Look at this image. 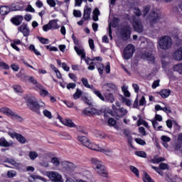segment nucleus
<instances>
[{
  "label": "nucleus",
  "mask_w": 182,
  "mask_h": 182,
  "mask_svg": "<svg viewBox=\"0 0 182 182\" xmlns=\"http://www.w3.org/2000/svg\"><path fill=\"white\" fill-rule=\"evenodd\" d=\"M77 141L87 147V149H90V150H94L95 151H100V153H104L106 156H110L112 154V151L107 148L102 147L92 141L87 137L83 136H78Z\"/></svg>",
  "instance_id": "f257e3e1"
},
{
  "label": "nucleus",
  "mask_w": 182,
  "mask_h": 182,
  "mask_svg": "<svg viewBox=\"0 0 182 182\" xmlns=\"http://www.w3.org/2000/svg\"><path fill=\"white\" fill-rule=\"evenodd\" d=\"M27 106L32 112H35L38 114H41V107H45L46 105L43 102H38L35 97H30L27 101Z\"/></svg>",
  "instance_id": "f03ea898"
},
{
  "label": "nucleus",
  "mask_w": 182,
  "mask_h": 182,
  "mask_svg": "<svg viewBox=\"0 0 182 182\" xmlns=\"http://www.w3.org/2000/svg\"><path fill=\"white\" fill-rule=\"evenodd\" d=\"M91 163L93 165L96 173L102 177H107V171H106V168H105V166L100 161L96 159H92Z\"/></svg>",
  "instance_id": "7ed1b4c3"
},
{
  "label": "nucleus",
  "mask_w": 182,
  "mask_h": 182,
  "mask_svg": "<svg viewBox=\"0 0 182 182\" xmlns=\"http://www.w3.org/2000/svg\"><path fill=\"white\" fill-rule=\"evenodd\" d=\"M41 174L46 176L50 181L53 182H65L62 174L55 171H48L46 173L41 172Z\"/></svg>",
  "instance_id": "20e7f679"
},
{
  "label": "nucleus",
  "mask_w": 182,
  "mask_h": 182,
  "mask_svg": "<svg viewBox=\"0 0 182 182\" xmlns=\"http://www.w3.org/2000/svg\"><path fill=\"white\" fill-rule=\"evenodd\" d=\"M172 45L173 40L171 39V37L168 36H164L159 38V46L160 49L167 50V49H170V48H171Z\"/></svg>",
  "instance_id": "39448f33"
},
{
  "label": "nucleus",
  "mask_w": 182,
  "mask_h": 182,
  "mask_svg": "<svg viewBox=\"0 0 182 182\" xmlns=\"http://www.w3.org/2000/svg\"><path fill=\"white\" fill-rule=\"evenodd\" d=\"M0 112L1 113H4V114H6V116H9L12 119H14V120H16V122H22V117L18 115L17 113L9 109V108L3 107L0 109Z\"/></svg>",
  "instance_id": "423d86ee"
},
{
  "label": "nucleus",
  "mask_w": 182,
  "mask_h": 182,
  "mask_svg": "<svg viewBox=\"0 0 182 182\" xmlns=\"http://www.w3.org/2000/svg\"><path fill=\"white\" fill-rule=\"evenodd\" d=\"M82 113L85 116H100V114H102V111L96 108L87 107L83 110Z\"/></svg>",
  "instance_id": "0eeeda50"
},
{
  "label": "nucleus",
  "mask_w": 182,
  "mask_h": 182,
  "mask_svg": "<svg viewBox=\"0 0 182 182\" xmlns=\"http://www.w3.org/2000/svg\"><path fill=\"white\" fill-rule=\"evenodd\" d=\"M133 53H134V46H133L132 44H129L124 48L123 57L127 60L130 59L132 56H133Z\"/></svg>",
  "instance_id": "6e6552de"
},
{
  "label": "nucleus",
  "mask_w": 182,
  "mask_h": 182,
  "mask_svg": "<svg viewBox=\"0 0 182 182\" xmlns=\"http://www.w3.org/2000/svg\"><path fill=\"white\" fill-rule=\"evenodd\" d=\"M132 25L136 32H138V33H141V32H143V24L140 19L136 18H133Z\"/></svg>",
  "instance_id": "1a4fd4ad"
},
{
  "label": "nucleus",
  "mask_w": 182,
  "mask_h": 182,
  "mask_svg": "<svg viewBox=\"0 0 182 182\" xmlns=\"http://www.w3.org/2000/svg\"><path fill=\"white\" fill-rule=\"evenodd\" d=\"M58 119L63 124L64 126H67V127H76V124L72 122V119H63L60 115L58 114Z\"/></svg>",
  "instance_id": "9d476101"
},
{
  "label": "nucleus",
  "mask_w": 182,
  "mask_h": 182,
  "mask_svg": "<svg viewBox=\"0 0 182 182\" xmlns=\"http://www.w3.org/2000/svg\"><path fill=\"white\" fill-rule=\"evenodd\" d=\"M61 166L62 171H72L75 168V165L72 162L63 161Z\"/></svg>",
  "instance_id": "9b49d317"
},
{
  "label": "nucleus",
  "mask_w": 182,
  "mask_h": 182,
  "mask_svg": "<svg viewBox=\"0 0 182 182\" xmlns=\"http://www.w3.org/2000/svg\"><path fill=\"white\" fill-rule=\"evenodd\" d=\"M4 163H7L9 165L4 164V166L6 167H9L10 168H12V166H13V167H16V168H19V167H21V164L16 162L15 160L12 159H6L4 161Z\"/></svg>",
  "instance_id": "f8f14e48"
},
{
  "label": "nucleus",
  "mask_w": 182,
  "mask_h": 182,
  "mask_svg": "<svg viewBox=\"0 0 182 182\" xmlns=\"http://www.w3.org/2000/svg\"><path fill=\"white\" fill-rule=\"evenodd\" d=\"M18 31L23 33V36H29L31 33V31L29 30L28 24L26 23H23L22 26H19L18 28Z\"/></svg>",
  "instance_id": "ddd939ff"
},
{
  "label": "nucleus",
  "mask_w": 182,
  "mask_h": 182,
  "mask_svg": "<svg viewBox=\"0 0 182 182\" xmlns=\"http://www.w3.org/2000/svg\"><path fill=\"white\" fill-rule=\"evenodd\" d=\"M102 89L107 92H116L117 87L113 83H106L102 86Z\"/></svg>",
  "instance_id": "4468645a"
},
{
  "label": "nucleus",
  "mask_w": 182,
  "mask_h": 182,
  "mask_svg": "<svg viewBox=\"0 0 182 182\" xmlns=\"http://www.w3.org/2000/svg\"><path fill=\"white\" fill-rule=\"evenodd\" d=\"M141 58L150 62L151 63L154 62V55L151 54V52H146L142 53Z\"/></svg>",
  "instance_id": "2eb2a0df"
},
{
  "label": "nucleus",
  "mask_w": 182,
  "mask_h": 182,
  "mask_svg": "<svg viewBox=\"0 0 182 182\" xmlns=\"http://www.w3.org/2000/svg\"><path fill=\"white\" fill-rule=\"evenodd\" d=\"M22 21H23V16L21 15L16 16L11 19V22L14 25H16V26H19V25L22 23Z\"/></svg>",
  "instance_id": "dca6fc26"
},
{
  "label": "nucleus",
  "mask_w": 182,
  "mask_h": 182,
  "mask_svg": "<svg viewBox=\"0 0 182 182\" xmlns=\"http://www.w3.org/2000/svg\"><path fill=\"white\" fill-rule=\"evenodd\" d=\"M160 18V11L154 9L149 14L150 21H155Z\"/></svg>",
  "instance_id": "f3484780"
},
{
  "label": "nucleus",
  "mask_w": 182,
  "mask_h": 182,
  "mask_svg": "<svg viewBox=\"0 0 182 182\" xmlns=\"http://www.w3.org/2000/svg\"><path fill=\"white\" fill-rule=\"evenodd\" d=\"M90 14H92V8L89 6H85L84 8L83 18L85 21L90 19Z\"/></svg>",
  "instance_id": "a211bd4d"
},
{
  "label": "nucleus",
  "mask_w": 182,
  "mask_h": 182,
  "mask_svg": "<svg viewBox=\"0 0 182 182\" xmlns=\"http://www.w3.org/2000/svg\"><path fill=\"white\" fill-rule=\"evenodd\" d=\"M74 49L78 56H80L81 59H86V53L85 52V49L82 47L75 46Z\"/></svg>",
  "instance_id": "6ab92c4d"
},
{
  "label": "nucleus",
  "mask_w": 182,
  "mask_h": 182,
  "mask_svg": "<svg viewBox=\"0 0 182 182\" xmlns=\"http://www.w3.org/2000/svg\"><path fill=\"white\" fill-rule=\"evenodd\" d=\"M36 90H39L38 93L40 96H42V97H46L48 95H49V92L46 91V90L43 89V86L41 84H38L37 88H36Z\"/></svg>",
  "instance_id": "aec40b11"
},
{
  "label": "nucleus",
  "mask_w": 182,
  "mask_h": 182,
  "mask_svg": "<svg viewBox=\"0 0 182 182\" xmlns=\"http://www.w3.org/2000/svg\"><path fill=\"white\" fill-rule=\"evenodd\" d=\"M114 21L116 23H113V21H109V23L108 33L111 40L113 39V36H112V28H116V26H117V18H114Z\"/></svg>",
  "instance_id": "412c9836"
},
{
  "label": "nucleus",
  "mask_w": 182,
  "mask_h": 182,
  "mask_svg": "<svg viewBox=\"0 0 182 182\" xmlns=\"http://www.w3.org/2000/svg\"><path fill=\"white\" fill-rule=\"evenodd\" d=\"M173 56L175 60H182V48L175 51Z\"/></svg>",
  "instance_id": "4be33fe9"
},
{
  "label": "nucleus",
  "mask_w": 182,
  "mask_h": 182,
  "mask_svg": "<svg viewBox=\"0 0 182 182\" xmlns=\"http://www.w3.org/2000/svg\"><path fill=\"white\" fill-rule=\"evenodd\" d=\"M12 144H14V142H9L4 137L0 138V146L1 147H10Z\"/></svg>",
  "instance_id": "5701e85b"
},
{
  "label": "nucleus",
  "mask_w": 182,
  "mask_h": 182,
  "mask_svg": "<svg viewBox=\"0 0 182 182\" xmlns=\"http://www.w3.org/2000/svg\"><path fill=\"white\" fill-rule=\"evenodd\" d=\"M131 33H132V28L129 27L123 28L121 31V35H122V36H124V38H129Z\"/></svg>",
  "instance_id": "b1692460"
},
{
  "label": "nucleus",
  "mask_w": 182,
  "mask_h": 182,
  "mask_svg": "<svg viewBox=\"0 0 182 182\" xmlns=\"http://www.w3.org/2000/svg\"><path fill=\"white\" fill-rule=\"evenodd\" d=\"M104 99V102H109V103H113V102H114V97L112 95V93L105 94Z\"/></svg>",
  "instance_id": "393cba45"
},
{
  "label": "nucleus",
  "mask_w": 182,
  "mask_h": 182,
  "mask_svg": "<svg viewBox=\"0 0 182 182\" xmlns=\"http://www.w3.org/2000/svg\"><path fill=\"white\" fill-rule=\"evenodd\" d=\"M91 90H92V92L94 93V95L97 96V97H99L100 100H102V102L105 101V97H103L100 91L96 90L95 87H91Z\"/></svg>",
  "instance_id": "a878e982"
},
{
  "label": "nucleus",
  "mask_w": 182,
  "mask_h": 182,
  "mask_svg": "<svg viewBox=\"0 0 182 182\" xmlns=\"http://www.w3.org/2000/svg\"><path fill=\"white\" fill-rule=\"evenodd\" d=\"M10 9L6 6H2L0 7L1 15H8L9 14Z\"/></svg>",
  "instance_id": "bb28decb"
},
{
  "label": "nucleus",
  "mask_w": 182,
  "mask_h": 182,
  "mask_svg": "<svg viewBox=\"0 0 182 182\" xmlns=\"http://www.w3.org/2000/svg\"><path fill=\"white\" fill-rule=\"evenodd\" d=\"M122 90L124 95V96H126V97H130L131 94L130 92H129V86L124 85L122 86Z\"/></svg>",
  "instance_id": "cd10ccee"
},
{
  "label": "nucleus",
  "mask_w": 182,
  "mask_h": 182,
  "mask_svg": "<svg viewBox=\"0 0 182 182\" xmlns=\"http://www.w3.org/2000/svg\"><path fill=\"white\" fill-rule=\"evenodd\" d=\"M108 124L109 126H112V127H114L116 130H120V127L116 125V121L113 118H109L108 119Z\"/></svg>",
  "instance_id": "c85d7f7f"
},
{
  "label": "nucleus",
  "mask_w": 182,
  "mask_h": 182,
  "mask_svg": "<svg viewBox=\"0 0 182 182\" xmlns=\"http://www.w3.org/2000/svg\"><path fill=\"white\" fill-rule=\"evenodd\" d=\"M159 95L163 99H167L170 96V90H162Z\"/></svg>",
  "instance_id": "c756f323"
},
{
  "label": "nucleus",
  "mask_w": 182,
  "mask_h": 182,
  "mask_svg": "<svg viewBox=\"0 0 182 182\" xmlns=\"http://www.w3.org/2000/svg\"><path fill=\"white\" fill-rule=\"evenodd\" d=\"M85 63H87V65H89L87 69L88 70H95V68L93 65H95V63H93L90 59L87 58L85 60ZM91 61V62H90Z\"/></svg>",
  "instance_id": "7c9ffc66"
},
{
  "label": "nucleus",
  "mask_w": 182,
  "mask_h": 182,
  "mask_svg": "<svg viewBox=\"0 0 182 182\" xmlns=\"http://www.w3.org/2000/svg\"><path fill=\"white\" fill-rule=\"evenodd\" d=\"M92 14H93V17H92L93 21H95V22H97V21H99V16L100 15V11H99V9L96 8L93 11Z\"/></svg>",
  "instance_id": "2f4dec72"
},
{
  "label": "nucleus",
  "mask_w": 182,
  "mask_h": 182,
  "mask_svg": "<svg viewBox=\"0 0 182 182\" xmlns=\"http://www.w3.org/2000/svg\"><path fill=\"white\" fill-rule=\"evenodd\" d=\"M50 161L55 167H59V166H60V159L59 158L53 157L51 158Z\"/></svg>",
  "instance_id": "473e14b6"
},
{
  "label": "nucleus",
  "mask_w": 182,
  "mask_h": 182,
  "mask_svg": "<svg viewBox=\"0 0 182 182\" xmlns=\"http://www.w3.org/2000/svg\"><path fill=\"white\" fill-rule=\"evenodd\" d=\"M48 23H50V26L52 30L53 29H59V25H58V21L52 20Z\"/></svg>",
  "instance_id": "72a5a7b5"
},
{
  "label": "nucleus",
  "mask_w": 182,
  "mask_h": 182,
  "mask_svg": "<svg viewBox=\"0 0 182 182\" xmlns=\"http://www.w3.org/2000/svg\"><path fill=\"white\" fill-rule=\"evenodd\" d=\"M38 156L39 154H38V152L35 151H31L28 154V157L31 160H36V159H38Z\"/></svg>",
  "instance_id": "f704fd0d"
},
{
  "label": "nucleus",
  "mask_w": 182,
  "mask_h": 182,
  "mask_svg": "<svg viewBox=\"0 0 182 182\" xmlns=\"http://www.w3.org/2000/svg\"><path fill=\"white\" fill-rule=\"evenodd\" d=\"M31 177L33 180H41V181L48 182V179H46V178H43L39 175H31Z\"/></svg>",
  "instance_id": "c9c22d12"
},
{
  "label": "nucleus",
  "mask_w": 182,
  "mask_h": 182,
  "mask_svg": "<svg viewBox=\"0 0 182 182\" xmlns=\"http://www.w3.org/2000/svg\"><path fill=\"white\" fill-rule=\"evenodd\" d=\"M151 122L152 123V126L155 130H160L161 129H163L162 126H159V122L156 121V119L151 120Z\"/></svg>",
  "instance_id": "e433bc0d"
},
{
  "label": "nucleus",
  "mask_w": 182,
  "mask_h": 182,
  "mask_svg": "<svg viewBox=\"0 0 182 182\" xmlns=\"http://www.w3.org/2000/svg\"><path fill=\"white\" fill-rule=\"evenodd\" d=\"M13 89L15 93H17L18 95H19V93H23V90L20 85H14Z\"/></svg>",
  "instance_id": "4c0bfd02"
},
{
  "label": "nucleus",
  "mask_w": 182,
  "mask_h": 182,
  "mask_svg": "<svg viewBox=\"0 0 182 182\" xmlns=\"http://www.w3.org/2000/svg\"><path fill=\"white\" fill-rule=\"evenodd\" d=\"M81 82L83 84V85L87 87V89H92V87H95L90 85H89V82L87 81V79L82 77L81 79Z\"/></svg>",
  "instance_id": "58836bf2"
},
{
  "label": "nucleus",
  "mask_w": 182,
  "mask_h": 182,
  "mask_svg": "<svg viewBox=\"0 0 182 182\" xmlns=\"http://www.w3.org/2000/svg\"><path fill=\"white\" fill-rule=\"evenodd\" d=\"M135 156L138 157H142L143 159H146L147 154L144 152V151H135Z\"/></svg>",
  "instance_id": "ea45409f"
},
{
  "label": "nucleus",
  "mask_w": 182,
  "mask_h": 182,
  "mask_svg": "<svg viewBox=\"0 0 182 182\" xmlns=\"http://www.w3.org/2000/svg\"><path fill=\"white\" fill-rule=\"evenodd\" d=\"M173 70L175 72H178L181 75L182 74V63L177 64L173 66Z\"/></svg>",
  "instance_id": "a19ab883"
},
{
  "label": "nucleus",
  "mask_w": 182,
  "mask_h": 182,
  "mask_svg": "<svg viewBox=\"0 0 182 182\" xmlns=\"http://www.w3.org/2000/svg\"><path fill=\"white\" fill-rule=\"evenodd\" d=\"M16 139L18 140V141H19V143H21L22 144H25V143H26V139H25V137L19 134L17 135V138Z\"/></svg>",
  "instance_id": "79ce46f5"
},
{
  "label": "nucleus",
  "mask_w": 182,
  "mask_h": 182,
  "mask_svg": "<svg viewBox=\"0 0 182 182\" xmlns=\"http://www.w3.org/2000/svg\"><path fill=\"white\" fill-rule=\"evenodd\" d=\"M29 49L35 53L37 56H41V52H39L36 48H35L34 45H30Z\"/></svg>",
  "instance_id": "37998d69"
},
{
  "label": "nucleus",
  "mask_w": 182,
  "mask_h": 182,
  "mask_svg": "<svg viewBox=\"0 0 182 182\" xmlns=\"http://www.w3.org/2000/svg\"><path fill=\"white\" fill-rule=\"evenodd\" d=\"M143 181L144 182H154L153 181V179H151V178L150 177V176L149 174H147V173H145L143 177Z\"/></svg>",
  "instance_id": "c03bdc74"
},
{
  "label": "nucleus",
  "mask_w": 182,
  "mask_h": 182,
  "mask_svg": "<svg viewBox=\"0 0 182 182\" xmlns=\"http://www.w3.org/2000/svg\"><path fill=\"white\" fill-rule=\"evenodd\" d=\"M97 69L100 75H103V70L105 69V65H103V64H102V63H99L97 65Z\"/></svg>",
  "instance_id": "a18cd8bd"
},
{
  "label": "nucleus",
  "mask_w": 182,
  "mask_h": 182,
  "mask_svg": "<svg viewBox=\"0 0 182 182\" xmlns=\"http://www.w3.org/2000/svg\"><path fill=\"white\" fill-rule=\"evenodd\" d=\"M43 114L46 117H48V119H52V112H50L49 110L44 109L43 111Z\"/></svg>",
  "instance_id": "49530a36"
},
{
  "label": "nucleus",
  "mask_w": 182,
  "mask_h": 182,
  "mask_svg": "<svg viewBox=\"0 0 182 182\" xmlns=\"http://www.w3.org/2000/svg\"><path fill=\"white\" fill-rule=\"evenodd\" d=\"M82 95V91L79 89H77L75 93L73 95V98L76 100L80 97Z\"/></svg>",
  "instance_id": "de8ad7c7"
},
{
  "label": "nucleus",
  "mask_w": 182,
  "mask_h": 182,
  "mask_svg": "<svg viewBox=\"0 0 182 182\" xmlns=\"http://www.w3.org/2000/svg\"><path fill=\"white\" fill-rule=\"evenodd\" d=\"M135 141H136V143H137V144H139L140 146H145V144H146V141H144L140 138L135 139Z\"/></svg>",
  "instance_id": "09e8293b"
},
{
  "label": "nucleus",
  "mask_w": 182,
  "mask_h": 182,
  "mask_svg": "<svg viewBox=\"0 0 182 182\" xmlns=\"http://www.w3.org/2000/svg\"><path fill=\"white\" fill-rule=\"evenodd\" d=\"M7 176L9 178H12L16 176V171H9L7 172Z\"/></svg>",
  "instance_id": "8fccbe9b"
},
{
  "label": "nucleus",
  "mask_w": 182,
  "mask_h": 182,
  "mask_svg": "<svg viewBox=\"0 0 182 182\" xmlns=\"http://www.w3.org/2000/svg\"><path fill=\"white\" fill-rule=\"evenodd\" d=\"M118 112L120 113V115L122 117L126 116V114H127V109H126L124 108H119L118 109Z\"/></svg>",
  "instance_id": "3c124183"
},
{
  "label": "nucleus",
  "mask_w": 182,
  "mask_h": 182,
  "mask_svg": "<svg viewBox=\"0 0 182 182\" xmlns=\"http://www.w3.org/2000/svg\"><path fill=\"white\" fill-rule=\"evenodd\" d=\"M130 170L131 171H132V173H134V174H135V176H136V177H139V169H137V168L134 166H131Z\"/></svg>",
  "instance_id": "603ef678"
},
{
  "label": "nucleus",
  "mask_w": 182,
  "mask_h": 182,
  "mask_svg": "<svg viewBox=\"0 0 182 182\" xmlns=\"http://www.w3.org/2000/svg\"><path fill=\"white\" fill-rule=\"evenodd\" d=\"M161 139L163 143H168L169 141H171V138L164 135L161 137Z\"/></svg>",
  "instance_id": "864d4df0"
},
{
  "label": "nucleus",
  "mask_w": 182,
  "mask_h": 182,
  "mask_svg": "<svg viewBox=\"0 0 182 182\" xmlns=\"http://www.w3.org/2000/svg\"><path fill=\"white\" fill-rule=\"evenodd\" d=\"M48 5L51 6V8H55L56 6V1L55 0H46Z\"/></svg>",
  "instance_id": "5fc2aeb1"
},
{
  "label": "nucleus",
  "mask_w": 182,
  "mask_h": 182,
  "mask_svg": "<svg viewBox=\"0 0 182 182\" xmlns=\"http://www.w3.org/2000/svg\"><path fill=\"white\" fill-rule=\"evenodd\" d=\"M73 16H75V18H80L82 16V12L80 10H74Z\"/></svg>",
  "instance_id": "6e6d98bb"
},
{
  "label": "nucleus",
  "mask_w": 182,
  "mask_h": 182,
  "mask_svg": "<svg viewBox=\"0 0 182 182\" xmlns=\"http://www.w3.org/2000/svg\"><path fill=\"white\" fill-rule=\"evenodd\" d=\"M159 86H160V80L154 81L151 87H152V89H156V88L159 87Z\"/></svg>",
  "instance_id": "4d7b16f0"
},
{
  "label": "nucleus",
  "mask_w": 182,
  "mask_h": 182,
  "mask_svg": "<svg viewBox=\"0 0 182 182\" xmlns=\"http://www.w3.org/2000/svg\"><path fill=\"white\" fill-rule=\"evenodd\" d=\"M122 102H123V103H125V105H127V106H132V100H130L127 98L123 97Z\"/></svg>",
  "instance_id": "13d9d810"
},
{
  "label": "nucleus",
  "mask_w": 182,
  "mask_h": 182,
  "mask_svg": "<svg viewBox=\"0 0 182 182\" xmlns=\"http://www.w3.org/2000/svg\"><path fill=\"white\" fill-rule=\"evenodd\" d=\"M149 11H150V6H146L144 7L142 11L144 16H146V15H147Z\"/></svg>",
  "instance_id": "bf43d9fd"
},
{
  "label": "nucleus",
  "mask_w": 182,
  "mask_h": 182,
  "mask_svg": "<svg viewBox=\"0 0 182 182\" xmlns=\"http://www.w3.org/2000/svg\"><path fill=\"white\" fill-rule=\"evenodd\" d=\"M38 41L44 45H48L49 43V39L48 38H38Z\"/></svg>",
  "instance_id": "052dcab7"
},
{
  "label": "nucleus",
  "mask_w": 182,
  "mask_h": 182,
  "mask_svg": "<svg viewBox=\"0 0 182 182\" xmlns=\"http://www.w3.org/2000/svg\"><path fill=\"white\" fill-rule=\"evenodd\" d=\"M151 161L154 164H157V163H160V161H164V159L155 157L154 158V159L151 160Z\"/></svg>",
  "instance_id": "680f3d73"
},
{
  "label": "nucleus",
  "mask_w": 182,
  "mask_h": 182,
  "mask_svg": "<svg viewBox=\"0 0 182 182\" xmlns=\"http://www.w3.org/2000/svg\"><path fill=\"white\" fill-rule=\"evenodd\" d=\"M50 29L52 28L49 23L43 26V31H44V32H48V31H50Z\"/></svg>",
  "instance_id": "e2e57ef3"
},
{
  "label": "nucleus",
  "mask_w": 182,
  "mask_h": 182,
  "mask_svg": "<svg viewBox=\"0 0 182 182\" xmlns=\"http://www.w3.org/2000/svg\"><path fill=\"white\" fill-rule=\"evenodd\" d=\"M72 39H73L75 46L77 47V46H79V45H80V43L79 42V40L77 38H76V37H75V35L72 36Z\"/></svg>",
  "instance_id": "0e129e2a"
},
{
  "label": "nucleus",
  "mask_w": 182,
  "mask_h": 182,
  "mask_svg": "<svg viewBox=\"0 0 182 182\" xmlns=\"http://www.w3.org/2000/svg\"><path fill=\"white\" fill-rule=\"evenodd\" d=\"M88 43L90 49L93 50V49H95V41H93V39H89Z\"/></svg>",
  "instance_id": "69168bd1"
},
{
  "label": "nucleus",
  "mask_w": 182,
  "mask_h": 182,
  "mask_svg": "<svg viewBox=\"0 0 182 182\" xmlns=\"http://www.w3.org/2000/svg\"><path fill=\"white\" fill-rule=\"evenodd\" d=\"M10 11H23V9L22 8H19L16 6H11V7L9 8Z\"/></svg>",
  "instance_id": "338daca9"
},
{
  "label": "nucleus",
  "mask_w": 182,
  "mask_h": 182,
  "mask_svg": "<svg viewBox=\"0 0 182 182\" xmlns=\"http://www.w3.org/2000/svg\"><path fill=\"white\" fill-rule=\"evenodd\" d=\"M0 68H2V69L5 70L9 69V65L4 62H0Z\"/></svg>",
  "instance_id": "774afa93"
}]
</instances>
